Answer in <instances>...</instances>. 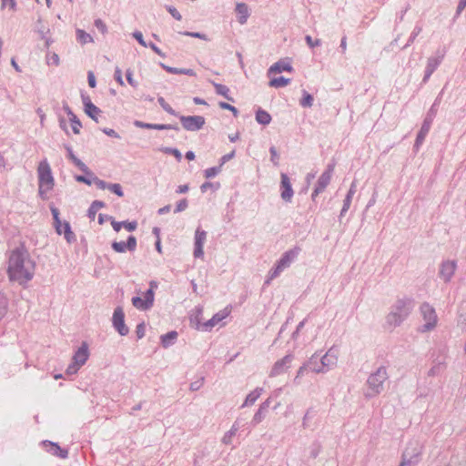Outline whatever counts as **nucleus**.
<instances>
[{"label": "nucleus", "instance_id": "nucleus-1", "mask_svg": "<svg viewBox=\"0 0 466 466\" xmlns=\"http://www.w3.org/2000/svg\"><path fill=\"white\" fill-rule=\"evenodd\" d=\"M35 262L24 248H16L9 257L7 273L10 280L25 285L35 274Z\"/></svg>", "mask_w": 466, "mask_h": 466}, {"label": "nucleus", "instance_id": "nucleus-2", "mask_svg": "<svg viewBox=\"0 0 466 466\" xmlns=\"http://www.w3.org/2000/svg\"><path fill=\"white\" fill-rule=\"evenodd\" d=\"M415 306L411 297L398 298L386 316V325L390 329L400 327L410 315Z\"/></svg>", "mask_w": 466, "mask_h": 466}, {"label": "nucleus", "instance_id": "nucleus-3", "mask_svg": "<svg viewBox=\"0 0 466 466\" xmlns=\"http://www.w3.org/2000/svg\"><path fill=\"white\" fill-rule=\"evenodd\" d=\"M338 350L332 347L326 354L320 356L319 353H315L309 359V369L315 373H324L328 371L331 367L337 363Z\"/></svg>", "mask_w": 466, "mask_h": 466}, {"label": "nucleus", "instance_id": "nucleus-4", "mask_svg": "<svg viewBox=\"0 0 466 466\" xmlns=\"http://www.w3.org/2000/svg\"><path fill=\"white\" fill-rule=\"evenodd\" d=\"M442 94H443V90H441L440 92V94L437 96L433 104L431 105V106L430 107L429 111L426 114V116L421 125V127L417 134L415 143L413 146V147L416 151L419 150L420 147L422 145L426 136L428 135V133L431 129V124L437 115L438 107L441 104Z\"/></svg>", "mask_w": 466, "mask_h": 466}, {"label": "nucleus", "instance_id": "nucleus-5", "mask_svg": "<svg viewBox=\"0 0 466 466\" xmlns=\"http://www.w3.org/2000/svg\"><path fill=\"white\" fill-rule=\"evenodd\" d=\"M388 372L385 366L379 367L367 379L368 390L364 393L367 399H371L379 395L383 390V384L388 380Z\"/></svg>", "mask_w": 466, "mask_h": 466}, {"label": "nucleus", "instance_id": "nucleus-6", "mask_svg": "<svg viewBox=\"0 0 466 466\" xmlns=\"http://www.w3.org/2000/svg\"><path fill=\"white\" fill-rule=\"evenodd\" d=\"M447 352L448 350L446 346H439L431 350V359L432 367L428 371L429 377L439 376L446 370Z\"/></svg>", "mask_w": 466, "mask_h": 466}, {"label": "nucleus", "instance_id": "nucleus-7", "mask_svg": "<svg viewBox=\"0 0 466 466\" xmlns=\"http://www.w3.org/2000/svg\"><path fill=\"white\" fill-rule=\"evenodd\" d=\"M422 444L417 441H410L402 453V460L399 466H415L420 461Z\"/></svg>", "mask_w": 466, "mask_h": 466}, {"label": "nucleus", "instance_id": "nucleus-8", "mask_svg": "<svg viewBox=\"0 0 466 466\" xmlns=\"http://www.w3.org/2000/svg\"><path fill=\"white\" fill-rule=\"evenodd\" d=\"M420 313L425 323L419 328V331L427 332L433 329L437 324V314L433 307L428 302H423L420 307Z\"/></svg>", "mask_w": 466, "mask_h": 466}, {"label": "nucleus", "instance_id": "nucleus-9", "mask_svg": "<svg viewBox=\"0 0 466 466\" xmlns=\"http://www.w3.org/2000/svg\"><path fill=\"white\" fill-rule=\"evenodd\" d=\"M38 185L46 186V190H52L55 186V179L49 163L46 159L42 160L37 167Z\"/></svg>", "mask_w": 466, "mask_h": 466}, {"label": "nucleus", "instance_id": "nucleus-10", "mask_svg": "<svg viewBox=\"0 0 466 466\" xmlns=\"http://www.w3.org/2000/svg\"><path fill=\"white\" fill-rule=\"evenodd\" d=\"M178 117L183 128L187 131L196 132L200 130L205 123V117L202 116H183L178 113Z\"/></svg>", "mask_w": 466, "mask_h": 466}, {"label": "nucleus", "instance_id": "nucleus-11", "mask_svg": "<svg viewBox=\"0 0 466 466\" xmlns=\"http://www.w3.org/2000/svg\"><path fill=\"white\" fill-rule=\"evenodd\" d=\"M457 269V261L454 259L442 260L440 264L439 278L443 280L444 283H450L454 276Z\"/></svg>", "mask_w": 466, "mask_h": 466}, {"label": "nucleus", "instance_id": "nucleus-12", "mask_svg": "<svg viewBox=\"0 0 466 466\" xmlns=\"http://www.w3.org/2000/svg\"><path fill=\"white\" fill-rule=\"evenodd\" d=\"M445 56L444 51L438 50L434 56H431L427 60L426 68L424 71V76L422 78V83H427L434 71L438 68V66L441 64Z\"/></svg>", "mask_w": 466, "mask_h": 466}, {"label": "nucleus", "instance_id": "nucleus-13", "mask_svg": "<svg viewBox=\"0 0 466 466\" xmlns=\"http://www.w3.org/2000/svg\"><path fill=\"white\" fill-rule=\"evenodd\" d=\"M112 325L120 336H127L129 333V329L125 324V313L120 306L114 309Z\"/></svg>", "mask_w": 466, "mask_h": 466}, {"label": "nucleus", "instance_id": "nucleus-14", "mask_svg": "<svg viewBox=\"0 0 466 466\" xmlns=\"http://www.w3.org/2000/svg\"><path fill=\"white\" fill-rule=\"evenodd\" d=\"M155 293L152 289H148L144 293V299H141L138 296H135L132 298L131 301L135 308L139 310H147L154 304Z\"/></svg>", "mask_w": 466, "mask_h": 466}, {"label": "nucleus", "instance_id": "nucleus-15", "mask_svg": "<svg viewBox=\"0 0 466 466\" xmlns=\"http://www.w3.org/2000/svg\"><path fill=\"white\" fill-rule=\"evenodd\" d=\"M207 239V232L198 227L195 231L194 238V252L193 255L196 258H202L204 257V244Z\"/></svg>", "mask_w": 466, "mask_h": 466}, {"label": "nucleus", "instance_id": "nucleus-16", "mask_svg": "<svg viewBox=\"0 0 466 466\" xmlns=\"http://www.w3.org/2000/svg\"><path fill=\"white\" fill-rule=\"evenodd\" d=\"M41 445L46 452L53 456L59 459H66L68 457V449L62 448L57 442L46 440L41 442Z\"/></svg>", "mask_w": 466, "mask_h": 466}, {"label": "nucleus", "instance_id": "nucleus-17", "mask_svg": "<svg viewBox=\"0 0 466 466\" xmlns=\"http://www.w3.org/2000/svg\"><path fill=\"white\" fill-rule=\"evenodd\" d=\"M293 359L294 356L292 354H287L281 360H277L269 372V376L277 377L285 373L289 370Z\"/></svg>", "mask_w": 466, "mask_h": 466}, {"label": "nucleus", "instance_id": "nucleus-18", "mask_svg": "<svg viewBox=\"0 0 466 466\" xmlns=\"http://www.w3.org/2000/svg\"><path fill=\"white\" fill-rule=\"evenodd\" d=\"M137 238L133 235L127 237V241H113L111 248L117 253H124L127 250L135 251L137 248Z\"/></svg>", "mask_w": 466, "mask_h": 466}, {"label": "nucleus", "instance_id": "nucleus-19", "mask_svg": "<svg viewBox=\"0 0 466 466\" xmlns=\"http://www.w3.org/2000/svg\"><path fill=\"white\" fill-rule=\"evenodd\" d=\"M281 181H280V196L284 202L290 203L292 200V197L294 195V191L290 183V179L286 173H281Z\"/></svg>", "mask_w": 466, "mask_h": 466}, {"label": "nucleus", "instance_id": "nucleus-20", "mask_svg": "<svg viewBox=\"0 0 466 466\" xmlns=\"http://www.w3.org/2000/svg\"><path fill=\"white\" fill-rule=\"evenodd\" d=\"M300 251L301 248L299 246H295L293 248L285 251L277 263L282 268V269H286L297 258Z\"/></svg>", "mask_w": 466, "mask_h": 466}, {"label": "nucleus", "instance_id": "nucleus-21", "mask_svg": "<svg viewBox=\"0 0 466 466\" xmlns=\"http://www.w3.org/2000/svg\"><path fill=\"white\" fill-rule=\"evenodd\" d=\"M65 149L67 153V158L72 161V163L84 174H86L88 176L93 175V172L89 169V167L81 160L79 159L73 151V148L70 145H65Z\"/></svg>", "mask_w": 466, "mask_h": 466}, {"label": "nucleus", "instance_id": "nucleus-22", "mask_svg": "<svg viewBox=\"0 0 466 466\" xmlns=\"http://www.w3.org/2000/svg\"><path fill=\"white\" fill-rule=\"evenodd\" d=\"M271 403V398H268L265 401H263L260 405L258 410L255 412L252 420H251V425L253 427L259 424L266 417V414L270 407Z\"/></svg>", "mask_w": 466, "mask_h": 466}, {"label": "nucleus", "instance_id": "nucleus-23", "mask_svg": "<svg viewBox=\"0 0 466 466\" xmlns=\"http://www.w3.org/2000/svg\"><path fill=\"white\" fill-rule=\"evenodd\" d=\"M228 315V312L226 310H221L218 313H216L210 319L204 322L203 324H198L197 329H202L205 331L211 330L213 327H215L217 324H218L221 320H223Z\"/></svg>", "mask_w": 466, "mask_h": 466}, {"label": "nucleus", "instance_id": "nucleus-24", "mask_svg": "<svg viewBox=\"0 0 466 466\" xmlns=\"http://www.w3.org/2000/svg\"><path fill=\"white\" fill-rule=\"evenodd\" d=\"M89 357L88 345L86 342H83L81 346L77 349V350L73 355L72 360L82 367Z\"/></svg>", "mask_w": 466, "mask_h": 466}, {"label": "nucleus", "instance_id": "nucleus-25", "mask_svg": "<svg viewBox=\"0 0 466 466\" xmlns=\"http://www.w3.org/2000/svg\"><path fill=\"white\" fill-rule=\"evenodd\" d=\"M330 179L331 177H329V175L327 174H321L320 177H319L318 181H317V184L315 186V188L311 194V199L313 201L316 200V198L319 194L322 193L325 188L328 187V185L330 183Z\"/></svg>", "mask_w": 466, "mask_h": 466}, {"label": "nucleus", "instance_id": "nucleus-26", "mask_svg": "<svg viewBox=\"0 0 466 466\" xmlns=\"http://www.w3.org/2000/svg\"><path fill=\"white\" fill-rule=\"evenodd\" d=\"M284 71L291 72L293 71V67L289 61L280 59L278 62L274 63L268 70V74L270 75L272 73H282Z\"/></svg>", "mask_w": 466, "mask_h": 466}, {"label": "nucleus", "instance_id": "nucleus-27", "mask_svg": "<svg viewBox=\"0 0 466 466\" xmlns=\"http://www.w3.org/2000/svg\"><path fill=\"white\" fill-rule=\"evenodd\" d=\"M159 66L165 71H167V73H170V74L186 75V76H196L195 71L193 69H190V68L173 67V66H167V65H165L164 63H161V62L159 63Z\"/></svg>", "mask_w": 466, "mask_h": 466}, {"label": "nucleus", "instance_id": "nucleus-28", "mask_svg": "<svg viewBox=\"0 0 466 466\" xmlns=\"http://www.w3.org/2000/svg\"><path fill=\"white\" fill-rule=\"evenodd\" d=\"M178 333L175 330L161 335L160 341L163 348H168L176 343Z\"/></svg>", "mask_w": 466, "mask_h": 466}, {"label": "nucleus", "instance_id": "nucleus-29", "mask_svg": "<svg viewBox=\"0 0 466 466\" xmlns=\"http://www.w3.org/2000/svg\"><path fill=\"white\" fill-rule=\"evenodd\" d=\"M255 118L258 124L263 126L268 125L272 120L270 114L268 111L262 109L261 107H258L255 113Z\"/></svg>", "mask_w": 466, "mask_h": 466}, {"label": "nucleus", "instance_id": "nucleus-30", "mask_svg": "<svg viewBox=\"0 0 466 466\" xmlns=\"http://www.w3.org/2000/svg\"><path fill=\"white\" fill-rule=\"evenodd\" d=\"M62 234L67 243L72 244L76 241V234L72 231L70 223L68 221H64L62 224Z\"/></svg>", "mask_w": 466, "mask_h": 466}, {"label": "nucleus", "instance_id": "nucleus-31", "mask_svg": "<svg viewBox=\"0 0 466 466\" xmlns=\"http://www.w3.org/2000/svg\"><path fill=\"white\" fill-rule=\"evenodd\" d=\"M262 392H263V388H259V387L256 388L254 390H252L251 392H249L248 394V396L246 397L245 401L241 405V407L243 408L245 406L253 405L256 402V400L260 397Z\"/></svg>", "mask_w": 466, "mask_h": 466}, {"label": "nucleus", "instance_id": "nucleus-32", "mask_svg": "<svg viewBox=\"0 0 466 466\" xmlns=\"http://www.w3.org/2000/svg\"><path fill=\"white\" fill-rule=\"evenodd\" d=\"M211 84L213 85L215 91L218 95L222 96L228 101H231V102L235 101L234 98L229 96L230 91L227 86L219 84V83H216L214 81H211Z\"/></svg>", "mask_w": 466, "mask_h": 466}, {"label": "nucleus", "instance_id": "nucleus-33", "mask_svg": "<svg viewBox=\"0 0 466 466\" xmlns=\"http://www.w3.org/2000/svg\"><path fill=\"white\" fill-rule=\"evenodd\" d=\"M50 211H51V214L53 216V220H54V227H55V229H56V232L58 234V235H61L62 234V221L60 219V212H59V209L54 206H51L50 207Z\"/></svg>", "mask_w": 466, "mask_h": 466}, {"label": "nucleus", "instance_id": "nucleus-34", "mask_svg": "<svg viewBox=\"0 0 466 466\" xmlns=\"http://www.w3.org/2000/svg\"><path fill=\"white\" fill-rule=\"evenodd\" d=\"M236 11L238 14L240 15L238 18V22L243 25L247 22V19L248 17V5L244 3H238L236 6Z\"/></svg>", "mask_w": 466, "mask_h": 466}, {"label": "nucleus", "instance_id": "nucleus-35", "mask_svg": "<svg viewBox=\"0 0 466 466\" xmlns=\"http://www.w3.org/2000/svg\"><path fill=\"white\" fill-rule=\"evenodd\" d=\"M106 206V203L101 200H94L87 210V217L90 219H94L96 212L99 208H102Z\"/></svg>", "mask_w": 466, "mask_h": 466}, {"label": "nucleus", "instance_id": "nucleus-36", "mask_svg": "<svg viewBox=\"0 0 466 466\" xmlns=\"http://www.w3.org/2000/svg\"><path fill=\"white\" fill-rule=\"evenodd\" d=\"M85 113L96 123L98 122L97 115L102 111L94 104H87V107L84 109Z\"/></svg>", "mask_w": 466, "mask_h": 466}, {"label": "nucleus", "instance_id": "nucleus-37", "mask_svg": "<svg viewBox=\"0 0 466 466\" xmlns=\"http://www.w3.org/2000/svg\"><path fill=\"white\" fill-rule=\"evenodd\" d=\"M290 81V78L285 76L273 77L270 79L268 86L275 88L283 87L288 86Z\"/></svg>", "mask_w": 466, "mask_h": 466}, {"label": "nucleus", "instance_id": "nucleus-38", "mask_svg": "<svg viewBox=\"0 0 466 466\" xmlns=\"http://www.w3.org/2000/svg\"><path fill=\"white\" fill-rule=\"evenodd\" d=\"M313 96L305 89L302 90V97L299 100V105L304 108H309L313 105Z\"/></svg>", "mask_w": 466, "mask_h": 466}, {"label": "nucleus", "instance_id": "nucleus-39", "mask_svg": "<svg viewBox=\"0 0 466 466\" xmlns=\"http://www.w3.org/2000/svg\"><path fill=\"white\" fill-rule=\"evenodd\" d=\"M76 34L77 41L83 45L92 43L94 41L91 35L82 29H76Z\"/></svg>", "mask_w": 466, "mask_h": 466}, {"label": "nucleus", "instance_id": "nucleus-40", "mask_svg": "<svg viewBox=\"0 0 466 466\" xmlns=\"http://www.w3.org/2000/svg\"><path fill=\"white\" fill-rule=\"evenodd\" d=\"M284 269L276 262L275 266L268 271V279L264 285H268L272 279L277 278Z\"/></svg>", "mask_w": 466, "mask_h": 466}, {"label": "nucleus", "instance_id": "nucleus-41", "mask_svg": "<svg viewBox=\"0 0 466 466\" xmlns=\"http://www.w3.org/2000/svg\"><path fill=\"white\" fill-rule=\"evenodd\" d=\"M421 31L422 26L419 23H417L410 37L408 38L406 45L402 47V49H406L407 47H409L415 41L416 37L421 33Z\"/></svg>", "mask_w": 466, "mask_h": 466}, {"label": "nucleus", "instance_id": "nucleus-42", "mask_svg": "<svg viewBox=\"0 0 466 466\" xmlns=\"http://www.w3.org/2000/svg\"><path fill=\"white\" fill-rule=\"evenodd\" d=\"M157 102L160 105V106L165 110L167 113L170 114L171 116H178V112L174 110L164 99L163 96H158Z\"/></svg>", "mask_w": 466, "mask_h": 466}, {"label": "nucleus", "instance_id": "nucleus-43", "mask_svg": "<svg viewBox=\"0 0 466 466\" xmlns=\"http://www.w3.org/2000/svg\"><path fill=\"white\" fill-rule=\"evenodd\" d=\"M161 151L165 154L174 156L177 161H181L182 159V154L177 148L166 147H163Z\"/></svg>", "mask_w": 466, "mask_h": 466}, {"label": "nucleus", "instance_id": "nucleus-44", "mask_svg": "<svg viewBox=\"0 0 466 466\" xmlns=\"http://www.w3.org/2000/svg\"><path fill=\"white\" fill-rule=\"evenodd\" d=\"M152 129H155V130H169V129H173V130H176V131H179L180 130L179 127L177 124L176 125H172V124H153Z\"/></svg>", "mask_w": 466, "mask_h": 466}, {"label": "nucleus", "instance_id": "nucleus-45", "mask_svg": "<svg viewBox=\"0 0 466 466\" xmlns=\"http://www.w3.org/2000/svg\"><path fill=\"white\" fill-rule=\"evenodd\" d=\"M95 177V174L93 173V175L91 176H88L86 174L85 175H76L75 177L76 180L77 182H81V183H84L87 186H91L93 184V177Z\"/></svg>", "mask_w": 466, "mask_h": 466}, {"label": "nucleus", "instance_id": "nucleus-46", "mask_svg": "<svg viewBox=\"0 0 466 466\" xmlns=\"http://www.w3.org/2000/svg\"><path fill=\"white\" fill-rule=\"evenodd\" d=\"M221 167L218 165V166H215V167H208L207 168L204 173H205V177L207 178H211V177H216L218 174H219L221 172Z\"/></svg>", "mask_w": 466, "mask_h": 466}, {"label": "nucleus", "instance_id": "nucleus-47", "mask_svg": "<svg viewBox=\"0 0 466 466\" xmlns=\"http://www.w3.org/2000/svg\"><path fill=\"white\" fill-rule=\"evenodd\" d=\"M107 189L110 190L112 193L116 194L117 197L124 196L122 187L118 183H109Z\"/></svg>", "mask_w": 466, "mask_h": 466}, {"label": "nucleus", "instance_id": "nucleus-48", "mask_svg": "<svg viewBox=\"0 0 466 466\" xmlns=\"http://www.w3.org/2000/svg\"><path fill=\"white\" fill-rule=\"evenodd\" d=\"M71 127L74 134L78 135L82 128V123L77 116H74L71 120Z\"/></svg>", "mask_w": 466, "mask_h": 466}, {"label": "nucleus", "instance_id": "nucleus-49", "mask_svg": "<svg viewBox=\"0 0 466 466\" xmlns=\"http://www.w3.org/2000/svg\"><path fill=\"white\" fill-rule=\"evenodd\" d=\"M179 34H181L183 35L191 36V37H194V38L202 39V40H205V41L208 40V35L206 34L199 33V32L184 31V32H179Z\"/></svg>", "mask_w": 466, "mask_h": 466}, {"label": "nucleus", "instance_id": "nucleus-50", "mask_svg": "<svg viewBox=\"0 0 466 466\" xmlns=\"http://www.w3.org/2000/svg\"><path fill=\"white\" fill-rule=\"evenodd\" d=\"M269 153H270V161L273 163L274 166H279V155L274 146H271L269 147Z\"/></svg>", "mask_w": 466, "mask_h": 466}, {"label": "nucleus", "instance_id": "nucleus-51", "mask_svg": "<svg viewBox=\"0 0 466 466\" xmlns=\"http://www.w3.org/2000/svg\"><path fill=\"white\" fill-rule=\"evenodd\" d=\"M218 106L220 108L222 109H226V110H228L230 112H232V114L234 115V116H238V110L237 107H235L234 106L228 104V103H226V102H222L220 101L218 103Z\"/></svg>", "mask_w": 466, "mask_h": 466}, {"label": "nucleus", "instance_id": "nucleus-52", "mask_svg": "<svg viewBox=\"0 0 466 466\" xmlns=\"http://www.w3.org/2000/svg\"><path fill=\"white\" fill-rule=\"evenodd\" d=\"M188 207V201L187 198H183L181 200H179L177 205H176V208L174 210L175 213H179V212H182L184 211L185 209H187Z\"/></svg>", "mask_w": 466, "mask_h": 466}, {"label": "nucleus", "instance_id": "nucleus-53", "mask_svg": "<svg viewBox=\"0 0 466 466\" xmlns=\"http://www.w3.org/2000/svg\"><path fill=\"white\" fill-rule=\"evenodd\" d=\"M234 435H236V429H230L224 434L222 438V442L226 445L231 444V439Z\"/></svg>", "mask_w": 466, "mask_h": 466}, {"label": "nucleus", "instance_id": "nucleus-54", "mask_svg": "<svg viewBox=\"0 0 466 466\" xmlns=\"http://www.w3.org/2000/svg\"><path fill=\"white\" fill-rule=\"evenodd\" d=\"M314 416V410L312 408L309 409L307 412L305 413L302 420V426L303 428H309V421L311 420Z\"/></svg>", "mask_w": 466, "mask_h": 466}, {"label": "nucleus", "instance_id": "nucleus-55", "mask_svg": "<svg viewBox=\"0 0 466 466\" xmlns=\"http://www.w3.org/2000/svg\"><path fill=\"white\" fill-rule=\"evenodd\" d=\"M166 10L177 21L182 19L180 13L173 5H166Z\"/></svg>", "mask_w": 466, "mask_h": 466}, {"label": "nucleus", "instance_id": "nucleus-56", "mask_svg": "<svg viewBox=\"0 0 466 466\" xmlns=\"http://www.w3.org/2000/svg\"><path fill=\"white\" fill-rule=\"evenodd\" d=\"M305 41L307 43V45L310 47V48H313V47H316V46H319L321 45V40L317 38V39H313L310 35H306L305 36Z\"/></svg>", "mask_w": 466, "mask_h": 466}, {"label": "nucleus", "instance_id": "nucleus-57", "mask_svg": "<svg viewBox=\"0 0 466 466\" xmlns=\"http://www.w3.org/2000/svg\"><path fill=\"white\" fill-rule=\"evenodd\" d=\"M122 223H124V224H122V227H124L129 232L135 231L137 228V222L136 220H133V221L125 220V221H122Z\"/></svg>", "mask_w": 466, "mask_h": 466}, {"label": "nucleus", "instance_id": "nucleus-58", "mask_svg": "<svg viewBox=\"0 0 466 466\" xmlns=\"http://www.w3.org/2000/svg\"><path fill=\"white\" fill-rule=\"evenodd\" d=\"M94 25L103 35L106 34L107 26L102 19H100V18L96 19L94 22Z\"/></svg>", "mask_w": 466, "mask_h": 466}, {"label": "nucleus", "instance_id": "nucleus-59", "mask_svg": "<svg viewBox=\"0 0 466 466\" xmlns=\"http://www.w3.org/2000/svg\"><path fill=\"white\" fill-rule=\"evenodd\" d=\"M132 35L142 46L147 47L148 43L144 40L143 34L140 31L136 30Z\"/></svg>", "mask_w": 466, "mask_h": 466}, {"label": "nucleus", "instance_id": "nucleus-60", "mask_svg": "<svg viewBox=\"0 0 466 466\" xmlns=\"http://www.w3.org/2000/svg\"><path fill=\"white\" fill-rule=\"evenodd\" d=\"M126 78H127V83L131 86L137 87L138 83L133 78V71L131 69H127L126 71Z\"/></svg>", "mask_w": 466, "mask_h": 466}, {"label": "nucleus", "instance_id": "nucleus-61", "mask_svg": "<svg viewBox=\"0 0 466 466\" xmlns=\"http://www.w3.org/2000/svg\"><path fill=\"white\" fill-rule=\"evenodd\" d=\"M146 332V325L144 322L138 323L136 328V334L137 337V339H142L145 336Z\"/></svg>", "mask_w": 466, "mask_h": 466}, {"label": "nucleus", "instance_id": "nucleus-62", "mask_svg": "<svg viewBox=\"0 0 466 466\" xmlns=\"http://www.w3.org/2000/svg\"><path fill=\"white\" fill-rule=\"evenodd\" d=\"M203 382H204V378H200L199 380H197L193 382L190 383L189 385V390L191 391H197L202 386H203Z\"/></svg>", "mask_w": 466, "mask_h": 466}, {"label": "nucleus", "instance_id": "nucleus-63", "mask_svg": "<svg viewBox=\"0 0 466 466\" xmlns=\"http://www.w3.org/2000/svg\"><path fill=\"white\" fill-rule=\"evenodd\" d=\"M93 183L99 188V189H107L108 184L107 182L98 178L96 176L93 177Z\"/></svg>", "mask_w": 466, "mask_h": 466}, {"label": "nucleus", "instance_id": "nucleus-64", "mask_svg": "<svg viewBox=\"0 0 466 466\" xmlns=\"http://www.w3.org/2000/svg\"><path fill=\"white\" fill-rule=\"evenodd\" d=\"M81 367L77 364H76L73 360H72V363L68 365L66 370V374L67 375H74L76 374L78 370L80 369Z\"/></svg>", "mask_w": 466, "mask_h": 466}]
</instances>
